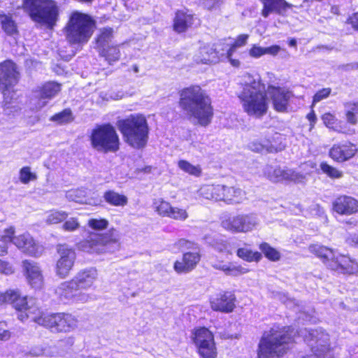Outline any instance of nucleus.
<instances>
[{"label": "nucleus", "instance_id": "nucleus-56", "mask_svg": "<svg viewBox=\"0 0 358 358\" xmlns=\"http://www.w3.org/2000/svg\"><path fill=\"white\" fill-rule=\"evenodd\" d=\"M306 119L310 122V129H312L315 127V125L317 122V116L315 114V110H313V108H311L310 111L306 115Z\"/></svg>", "mask_w": 358, "mask_h": 358}, {"label": "nucleus", "instance_id": "nucleus-33", "mask_svg": "<svg viewBox=\"0 0 358 358\" xmlns=\"http://www.w3.org/2000/svg\"><path fill=\"white\" fill-rule=\"evenodd\" d=\"M62 90V85L55 81H48L38 89L41 99H50L55 97Z\"/></svg>", "mask_w": 358, "mask_h": 358}, {"label": "nucleus", "instance_id": "nucleus-44", "mask_svg": "<svg viewBox=\"0 0 358 358\" xmlns=\"http://www.w3.org/2000/svg\"><path fill=\"white\" fill-rule=\"evenodd\" d=\"M19 178L22 183L28 184L31 181L36 180L37 176L35 173L31 172L29 166H23L19 171Z\"/></svg>", "mask_w": 358, "mask_h": 358}, {"label": "nucleus", "instance_id": "nucleus-48", "mask_svg": "<svg viewBox=\"0 0 358 358\" xmlns=\"http://www.w3.org/2000/svg\"><path fill=\"white\" fill-rule=\"evenodd\" d=\"M88 225L90 228L95 230H103L108 227V221L105 218H92L88 221Z\"/></svg>", "mask_w": 358, "mask_h": 358}, {"label": "nucleus", "instance_id": "nucleus-63", "mask_svg": "<svg viewBox=\"0 0 358 358\" xmlns=\"http://www.w3.org/2000/svg\"><path fill=\"white\" fill-rule=\"evenodd\" d=\"M352 241L358 246V234L352 238Z\"/></svg>", "mask_w": 358, "mask_h": 358}, {"label": "nucleus", "instance_id": "nucleus-51", "mask_svg": "<svg viewBox=\"0 0 358 358\" xmlns=\"http://www.w3.org/2000/svg\"><path fill=\"white\" fill-rule=\"evenodd\" d=\"M14 272V268L8 262L0 259V273L11 275Z\"/></svg>", "mask_w": 358, "mask_h": 358}, {"label": "nucleus", "instance_id": "nucleus-46", "mask_svg": "<svg viewBox=\"0 0 358 358\" xmlns=\"http://www.w3.org/2000/svg\"><path fill=\"white\" fill-rule=\"evenodd\" d=\"M282 178L286 181H293L294 182L301 181L304 178L302 174H300L292 170H283L280 174Z\"/></svg>", "mask_w": 358, "mask_h": 358}, {"label": "nucleus", "instance_id": "nucleus-45", "mask_svg": "<svg viewBox=\"0 0 358 358\" xmlns=\"http://www.w3.org/2000/svg\"><path fill=\"white\" fill-rule=\"evenodd\" d=\"M331 88L325 87L317 90L313 96L310 108L314 106L320 101L327 99L331 94Z\"/></svg>", "mask_w": 358, "mask_h": 358}, {"label": "nucleus", "instance_id": "nucleus-9", "mask_svg": "<svg viewBox=\"0 0 358 358\" xmlns=\"http://www.w3.org/2000/svg\"><path fill=\"white\" fill-rule=\"evenodd\" d=\"M34 322L55 334H69L75 331L78 326V320L72 313H47L41 309Z\"/></svg>", "mask_w": 358, "mask_h": 358}, {"label": "nucleus", "instance_id": "nucleus-40", "mask_svg": "<svg viewBox=\"0 0 358 358\" xmlns=\"http://www.w3.org/2000/svg\"><path fill=\"white\" fill-rule=\"evenodd\" d=\"M266 258L271 262L280 260L281 255L275 248L271 246L268 243L263 242L259 246Z\"/></svg>", "mask_w": 358, "mask_h": 358}, {"label": "nucleus", "instance_id": "nucleus-42", "mask_svg": "<svg viewBox=\"0 0 358 358\" xmlns=\"http://www.w3.org/2000/svg\"><path fill=\"white\" fill-rule=\"evenodd\" d=\"M354 101L347 102L345 103V107H348L349 109L345 111V116L346 118L347 124L356 125L358 124V109L352 105Z\"/></svg>", "mask_w": 358, "mask_h": 358}, {"label": "nucleus", "instance_id": "nucleus-57", "mask_svg": "<svg viewBox=\"0 0 358 358\" xmlns=\"http://www.w3.org/2000/svg\"><path fill=\"white\" fill-rule=\"evenodd\" d=\"M281 48L278 45H273L267 48H264L265 55H271L272 56L277 55L280 51Z\"/></svg>", "mask_w": 358, "mask_h": 358}, {"label": "nucleus", "instance_id": "nucleus-18", "mask_svg": "<svg viewBox=\"0 0 358 358\" xmlns=\"http://www.w3.org/2000/svg\"><path fill=\"white\" fill-rule=\"evenodd\" d=\"M237 299L234 292L223 290L209 299V304L215 312L229 314L236 308Z\"/></svg>", "mask_w": 358, "mask_h": 358}, {"label": "nucleus", "instance_id": "nucleus-59", "mask_svg": "<svg viewBox=\"0 0 358 358\" xmlns=\"http://www.w3.org/2000/svg\"><path fill=\"white\" fill-rule=\"evenodd\" d=\"M344 224L348 225V226L355 227V226L357 225L358 222H357V220L351 218V219H349L348 220H345L344 222Z\"/></svg>", "mask_w": 358, "mask_h": 358}, {"label": "nucleus", "instance_id": "nucleus-1", "mask_svg": "<svg viewBox=\"0 0 358 358\" xmlns=\"http://www.w3.org/2000/svg\"><path fill=\"white\" fill-rule=\"evenodd\" d=\"M178 104L182 110L196 120L198 124L208 127L214 117L212 99L199 85H190L179 91Z\"/></svg>", "mask_w": 358, "mask_h": 358}, {"label": "nucleus", "instance_id": "nucleus-22", "mask_svg": "<svg viewBox=\"0 0 358 358\" xmlns=\"http://www.w3.org/2000/svg\"><path fill=\"white\" fill-rule=\"evenodd\" d=\"M15 245L26 255L35 258L43 252V246L27 232L16 236Z\"/></svg>", "mask_w": 358, "mask_h": 358}, {"label": "nucleus", "instance_id": "nucleus-11", "mask_svg": "<svg viewBox=\"0 0 358 358\" xmlns=\"http://www.w3.org/2000/svg\"><path fill=\"white\" fill-rule=\"evenodd\" d=\"M176 245L182 252L180 259L173 264L174 271L178 274H187L196 268L201 261L202 253L200 245L187 238H180Z\"/></svg>", "mask_w": 358, "mask_h": 358}, {"label": "nucleus", "instance_id": "nucleus-17", "mask_svg": "<svg viewBox=\"0 0 358 358\" xmlns=\"http://www.w3.org/2000/svg\"><path fill=\"white\" fill-rule=\"evenodd\" d=\"M20 77L17 64L12 59L0 62V92L5 94L19 82Z\"/></svg>", "mask_w": 358, "mask_h": 358}, {"label": "nucleus", "instance_id": "nucleus-24", "mask_svg": "<svg viewBox=\"0 0 358 358\" xmlns=\"http://www.w3.org/2000/svg\"><path fill=\"white\" fill-rule=\"evenodd\" d=\"M224 227L232 232H248L252 230L257 224L254 213L241 214L226 220Z\"/></svg>", "mask_w": 358, "mask_h": 358}, {"label": "nucleus", "instance_id": "nucleus-30", "mask_svg": "<svg viewBox=\"0 0 358 358\" xmlns=\"http://www.w3.org/2000/svg\"><path fill=\"white\" fill-rule=\"evenodd\" d=\"M103 198L106 203L112 206L123 207L127 205L128 198L113 189H108L103 192Z\"/></svg>", "mask_w": 358, "mask_h": 358}, {"label": "nucleus", "instance_id": "nucleus-23", "mask_svg": "<svg viewBox=\"0 0 358 358\" xmlns=\"http://www.w3.org/2000/svg\"><path fill=\"white\" fill-rule=\"evenodd\" d=\"M196 20V15L189 10H176L173 17L172 29L178 34H185L194 27Z\"/></svg>", "mask_w": 358, "mask_h": 358}, {"label": "nucleus", "instance_id": "nucleus-53", "mask_svg": "<svg viewBox=\"0 0 358 358\" xmlns=\"http://www.w3.org/2000/svg\"><path fill=\"white\" fill-rule=\"evenodd\" d=\"M249 55L252 57L259 58L265 55L264 48L254 44L249 50Z\"/></svg>", "mask_w": 358, "mask_h": 358}, {"label": "nucleus", "instance_id": "nucleus-61", "mask_svg": "<svg viewBox=\"0 0 358 358\" xmlns=\"http://www.w3.org/2000/svg\"><path fill=\"white\" fill-rule=\"evenodd\" d=\"M288 44L289 46H296V41L294 38H291L288 41Z\"/></svg>", "mask_w": 358, "mask_h": 358}, {"label": "nucleus", "instance_id": "nucleus-6", "mask_svg": "<svg viewBox=\"0 0 358 358\" xmlns=\"http://www.w3.org/2000/svg\"><path fill=\"white\" fill-rule=\"evenodd\" d=\"M116 126L124 142L130 147L141 150L148 142L150 128L145 116L132 113L117 120Z\"/></svg>", "mask_w": 358, "mask_h": 358}, {"label": "nucleus", "instance_id": "nucleus-62", "mask_svg": "<svg viewBox=\"0 0 358 358\" xmlns=\"http://www.w3.org/2000/svg\"><path fill=\"white\" fill-rule=\"evenodd\" d=\"M222 338H224V339H232L234 338V336L232 335H224V334L222 335L221 336Z\"/></svg>", "mask_w": 358, "mask_h": 358}, {"label": "nucleus", "instance_id": "nucleus-28", "mask_svg": "<svg viewBox=\"0 0 358 358\" xmlns=\"http://www.w3.org/2000/svg\"><path fill=\"white\" fill-rule=\"evenodd\" d=\"M260 2L262 4L261 15L264 18L268 17L273 13L283 15L287 9L294 7L286 0H260Z\"/></svg>", "mask_w": 358, "mask_h": 358}, {"label": "nucleus", "instance_id": "nucleus-29", "mask_svg": "<svg viewBox=\"0 0 358 358\" xmlns=\"http://www.w3.org/2000/svg\"><path fill=\"white\" fill-rule=\"evenodd\" d=\"M308 251L320 261L329 269V265L335 255L333 248L319 243H313L308 245Z\"/></svg>", "mask_w": 358, "mask_h": 358}, {"label": "nucleus", "instance_id": "nucleus-2", "mask_svg": "<svg viewBox=\"0 0 358 358\" xmlns=\"http://www.w3.org/2000/svg\"><path fill=\"white\" fill-rule=\"evenodd\" d=\"M296 343L293 329L273 324L262 334L257 349V358H284Z\"/></svg>", "mask_w": 358, "mask_h": 358}, {"label": "nucleus", "instance_id": "nucleus-15", "mask_svg": "<svg viewBox=\"0 0 358 358\" xmlns=\"http://www.w3.org/2000/svg\"><path fill=\"white\" fill-rule=\"evenodd\" d=\"M56 250L59 255L55 266V271L60 278H66L72 271L76 259L75 250L66 244H57Z\"/></svg>", "mask_w": 358, "mask_h": 358}, {"label": "nucleus", "instance_id": "nucleus-4", "mask_svg": "<svg viewBox=\"0 0 358 358\" xmlns=\"http://www.w3.org/2000/svg\"><path fill=\"white\" fill-rule=\"evenodd\" d=\"M237 96L243 111L250 117L262 118L268 111L269 99L265 84L261 79H252L244 83Z\"/></svg>", "mask_w": 358, "mask_h": 358}, {"label": "nucleus", "instance_id": "nucleus-5", "mask_svg": "<svg viewBox=\"0 0 358 358\" xmlns=\"http://www.w3.org/2000/svg\"><path fill=\"white\" fill-rule=\"evenodd\" d=\"M96 29V21L92 15L73 10L70 13L62 31L70 45L83 46L90 41Z\"/></svg>", "mask_w": 358, "mask_h": 358}, {"label": "nucleus", "instance_id": "nucleus-13", "mask_svg": "<svg viewBox=\"0 0 358 358\" xmlns=\"http://www.w3.org/2000/svg\"><path fill=\"white\" fill-rule=\"evenodd\" d=\"M6 303L11 305L16 311L17 317L21 322H25L30 320L34 322L35 317L38 314L41 307L36 305H29L28 296L23 295L20 290L7 289Z\"/></svg>", "mask_w": 358, "mask_h": 358}, {"label": "nucleus", "instance_id": "nucleus-38", "mask_svg": "<svg viewBox=\"0 0 358 358\" xmlns=\"http://www.w3.org/2000/svg\"><path fill=\"white\" fill-rule=\"evenodd\" d=\"M213 267L216 270L223 271L227 275H238L247 272V270L242 266H236L231 263L229 264H215L213 265Z\"/></svg>", "mask_w": 358, "mask_h": 358}, {"label": "nucleus", "instance_id": "nucleus-55", "mask_svg": "<svg viewBox=\"0 0 358 358\" xmlns=\"http://www.w3.org/2000/svg\"><path fill=\"white\" fill-rule=\"evenodd\" d=\"M346 23L350 24L355 31H358V12L354 13L349 16L346 20Z\"/></svg>", "mask_w": 358, "mask_h": 358}, {"label": "nucleus", "instance_id": "nucleus-60", "mask_svg": "<svg viewBox=\"0 0 358 358\" xmlns=\"http://www.w3.org/2000/svg\"><path fill=\"white\" fill-rule=\"evenodd\" d=\"M8 254V247L6 245H0V256H5Z\"/></svg>", "mask_w": 358, "mask_h": 358}, {"label": "nucleus", "instance_id": "nucleus-49", "mask_svg": "<svg viewBox=\"0 0 358 358\" xmlns=\"http://www.w3.org/2000/svg\"><path fill=\"white\" fill-rule=\"evenodd\" d=\"M80 227V224L76 217H71L65 220L62 225V229L66 231H74Z\"/></svg>", "mask_w": 358, "mask_h": 358}, {"label": "nucleus", "instance_id": "nucleus-34", "mask_svg": "<svg viewBox=\"0 0 358 358\" xmlns=\"http://www.w3.org/2000/svg\"><path fill=\"white\" fill-rule=\"evenodd\" d=\"M113 37L114 31L113 28L110 27L101 28L95 38L97 50L110 46L109 43L112 41Z\"/></svg>", "mask_w": 358, "mask_h": 358}, {"label": "nucleus", "instance_id": "nucleus-31", "mask_svg": "<svg viewBox=\"0 0 358 358\" xmlns=\"http://www.w3.org/2000/svg\"><path fill=\"white\" fill-rule=\"evenodd\" d=\"M120 45L111 44L98 50L99 56L103 57L108 64L112 65L121 57Z\"/></svg>", "mask_w": 358, "mask_h": 358}, {"label": "nucleus", "instance_id": "nucleus-7", "mask_svg": "<svg viewBox=\"0 0 358 358\" xmlns=\"http://www.w3.org/2000/svg\"><path fill=\"white\" fill-rule=\"evenodd\" d=\"M22 8L35 22L52 29L59 20V9L55 0H22Z\"/></svg>", "mask_w": 358, "mask_h": 358}, {"label": "nucleus", "instance_id": "nucleus-54", "mask_svg": "<svg viewBox=\"0 0 358 358\" xmlns=\"http://www.w3.org/2000/svg\"><path fill=\"white\" fill-rule=\"evenodd\" d=\"M6 324L3 322H0V341H6L11 337V333L6 329Z\"/></svg>", "mask_w": 358, "mask_h": 358}, {"label": "nucleus", "instance_id": "nucleus-3", "mask_svg": "<svg viewBox=\"0 0 358 358\" xmlns=\"http://www.w3.org/2000/svg\"><path fill=\"white\" fill-rule=\"evenodd\" d=\"M97 271L94 268L80 270L70 280L63 282L59 288V298L64 303H84L91 296L87 291L95 288Z\"/></svg>", "mask_w": 358, "mask_h": 358}, {"label": "nucleus", "instance_id": "nucleus-36", "mask_svg": "<svg viewBox=\"0 0 358 358\" xmlns=\"http://www.w3.org/2000/svg\"><path fill=\"white\" fill-rule=\"evenodd\" d=\"M75 119L70 108H66L62 111L55 113L50 117V120L59 124H66L72 122Z\"/></svg>", "mask_w": 358, "mask_h": 358}, {"label": "nucleus", "instance_id": "nucleus-52", "mask_svg": "<svg viewBox=\"0 0 358 358\" xmlns=\"http://www.w3.org/2000/svg\"><path fill=\"white\" fill-rule=\"evenodd\" d=\"M249 35L247 34H242L237 36L235 41L231 43L236 48L243 47L246 45Z\"/></svg>", "mask_w": 358, "mask_h": 358}, {"label": "nucleus", "instance_id": "nucleus-32", "mask_svg": "<svg viewBox=\"0 0 358 358\" xmlns=\"http://www.w3.org/2000/svg\"><path fill=\"white\" fill-rule=\"evenodd\" d=\"M199 62L203 64H215L220 62V57L218 51L210 45H206L199 50Z\"/></svg>", "mask_w": 358, "mask_h": 358}, {"label": "nucleus", "instance_id": "nucleus-37", "mask_svg": "<svg viewBox=\"0 0 358 358\" xmlns=\"http://www.w3.org/2000/svg\"><path fill=\"white\" fill-rule=\"evenodd\" d=\"M236 255L239 258L248 262H259L262 258L261 252L252 251L245 248H238L236 251Z\"/></svg>", "mask_w": 358, "mask_h": 358}, {"label": "nucleus", "instance_id": "nucleus-47", "mask_svg": "<svg viewBox=\"0 0 358 358\" xmlns=\"http://www.w3.org/2000/svg\"><path fill=\"white\" fill-rule=\"evenodd\" d=\"M15 227L10 226L3 230V234L1 236L0 241L5 243H12L15 245V240L16 236H15Z\"/></svg>", "mask_w": 358, "mask_h": 358}, {"label": "nucleus", "instance_id": "nucleus-21", "mask_svg": "<svg viewBox=\"0 0 358 358\" xmlns=\"http://www.w3.org/2000/svg\"><path fill=\"white\" fill-rule=\"evenodd\" d=\"M329 270L343 275H355L358 273V261L348 254L340 253L334 255Z\"/></svg>", "mask_w": 358, "mask_h": 358}, {"label": "nucleus", "instance_id": "nucleus-64", "mask_svg": "<svg viewBox=\"0 0 358 358\" xmlns=\"http://www.w3.org/2000/svg\"><path fill=\"white\" fill-rule=\"evenodd\" d=\"M352 105L358 109V101H354Z\"/></svg>", "mask_w": 358, "mask_h": 358}, {"label": "nucleus", "instance_id": "nucleus-43", "mask_svg": "<svg viewBox=\"0 0 358 358\" xmlns=\"http://www.w3.org/2000/svg\"><path fill=\"white\" fill-rule=\"evenodd\" d=\"M68 213L57 210H52L49 212L47 217L48 224H57L64 222L68 217Z\"/></svg>", "mask_w": 358, "mask_h": 358}, {"label": "nucleus", "instance_id": "nucleus-35", "mask_svg": "<svg viewBox=\"0 0 358 358\" xmlns=\"http://www.w3.org/2000/svg\"><path fill=\"white\" fill-rule=\"evenodd\" d=\"M0 23L3 31L9 36L18 34L17 26L10 14L0 13Z\"/></svg>", "mask_w": 358, "mask_h": 358}, {"label": "nucleus", "instance_id": "nucleus-20", "mask_svg": "<svg viewBox=\"0 0 358 358\" xmlns=\"http://www.w3.org/2000/svg\"><path fill=\"white\" fill-rule=\"evenodd\" d=\"M268 90L273 109L278 113H286L290 105V101L294 98L293 92L288 88L269 85Z\"/></svg>", "mask_w": 358, "mask_h": 358}, {"label": "nucleus", "instance_id": "nucleus-39", "mask_svg": "<svg viewBox=\"0 0 358 358\" xmlns=\"http://www.w3.org/2000/svg\"><path fill=\"white\" fill-rule=\"evenodd\" d=\"M178 167L185 173L195 177H200L202 174V169L199 165H193L185 159H180L178 162Z\"/></svg>", "mask_w": 358, "mask_h": 358}, {"label": "nucleus", "instance_id": "nucleus-41", "mask_svg": "<svg viewBox=\"0 0 358 358\" xmlns=\"http://www.w3.org/2000/svg\"><path fill=\"white\" fill-rule=\"evenodd\" d=\"M320 170L323 173L331 179H339L343 177V173L335 166L329 164L327 162H322L320 164Z\"/></svg>", "mask_w": 358, "mask_h": 358}, {"label": "nucleus", "instance_id": "nucleus-25", "mask_svg": "<svg viewBox=\"0 0 358 358\" xmlns=\"http://www.w3.org/2000/svg\"><path fill=\"white\" fill-rule=\"evenodd\" d=\"M22 266L28 284L35 289L41 288L44 284V278L38 263L30 259H24Z\"/></svg>", "mask_w": 358, "mask_h": 358}, {"label": "nucleus", "instance_id": "nucleus-12", "mask_svg": "<svg viewBox=\"0 0 358 358\" xmlns=\"http://www.w3.org/2000/svg\"><path fill=\"white\" fill-rule=\"evenodd\" d=\"M190 338L201 358L217 357L215 335L208 327H194L191 331Z\"/></svg>", "mask_w": 358, "mask_h": 358}, {"label": "nucleus", "instance_id": "nucleus-14", "mask_svg": "<svg viewBox=\"0 0 358 358\" xmlns=\"http://www.w3.org/2000/svg\"><path fill=\"white\" fill-rule=\"evenodd\" d=\"M117 243L118 238L115 230L111 229L104 233L92 234L84 241L83 246L87 249L88 252L100 255L108 252Z\"/></svg>", "mask_w": 358, "mask_h": 358}, {"label": "nucleus", "instance_id": "nucleus-8", "mask_svg": "<svg viewBox=\"0 0 358 358\" xmlns=\"http://www.w3.org/2000/svg\"><path fill=\"white\" fill-rule=\"evenodd\" d=\"M199 194L203 199L229 206L241 204L246 199L245 192L238 186L224 184L203 185Z\"/></svg>", "mask_w": 358, "mask_h": 358}, {"label": "nucleus", "instance_id": "nucleus-26", "mask_svg": "<svg viewBox=\"0 0 358 358\" xmlns=\"http://www.w3.org/2000/svg\"><path fill=\"white\" fill-rule=\"evenodd\" d=\"M155 204L156 212L162 217L181 222L189 217V213L186 208L173 206L169 201L164 199L159 200Z\"/></svg>", "mask_w": 358, "mask_h": 358}, {"label": "nucleus", "instance_id": "nucleus-16", "mask_svg": "<svg viewBox=\"0 0 358 358\" xmlns=\"http://www.w3.org/2000/svg\"><path fill=\"white\" fill-rule=\"evenodd\" d=\"M357 154V145L350 140L341 141L334 143L328 151L329 157L338 164L350 162Z\"/></svg>", "mask_w": 358, "mask_h": 358}, {"label": "nucleus", "instance_id": "nucleus-19", "mask_svg": "<svg viewBox=\"0 0 358 358\" xmlns=\"http://www.w3.org/2000/svg\"><path fill=\"white\" fill-rule=\"evenodd\" d=\"M331 211L340 216H351L358 213V199L342 194L336 196L331 202Z\"/></svg>", "mask_w": 358, "mask_h": 358}, {"label": "nucleus", "instance_id": "nucleus-10", "mask_svg": "<svg viewBox=\"0 0 358 358\" xmlns=\"http://www.w3.org/2000/svg\"><path fill=\"white\" fill-rule=\"evenodd\" d=\"M89 140L92 148L97 152L116 153L120 148V138L115 127L110 123L97 124L91 131Z\"/></svg>", "mask_w": 358, "mask_h": 358}, {"label": "nucleus", "instance_id": "nucleus-50", "mask_svg": "<svg viewBox=\"0 0 358 358\" xmlns=\"http://www.w3.org/2000/svg\"><path fill=\"white\" fill-rule=\"evenodd\" d=\"M237 48H236L234 46H233L231 44L229 45V49L227 50L226 52V58L230 63V64L236 68H238L240 66L241 62L239 59H234L233 55L236 52Z\"/></svg>", "mask_w": 358, "mask_h": 358}, {"label": "nucleus", "instance_id": "nucleus-58", "mask_svg": "<svg viewBox=\"0 0 358 358\" xmlns=\"http://www.w3.org/2000/svg\"><path fill=\"white\" fill-rule=\"evenodd\" d=\"M7 300V294L6 290L4 292H0V306H2L6 303Z\"/></svg>", "mask_w": 358, "mask_h": 358}, {"label": "nucleus", "instance_id": "nucleus-27", "mask_svg": "<svg viewBox=\"0 0 358 358\" xmlns=\"http://www.w3.org/2000/svg\"><path fill=\"white\" fill-rule=\"evenodd\" d=\"M320 117L324 125L331 131L341 134H350L355 132V130H350L345 122L338 119L334 113L326 112Z\"/></svg>", "mask_w": 358, "mask_h": 358}]
</instances>
